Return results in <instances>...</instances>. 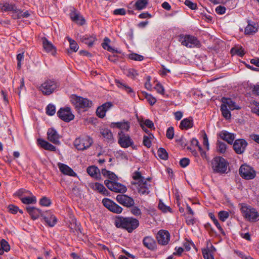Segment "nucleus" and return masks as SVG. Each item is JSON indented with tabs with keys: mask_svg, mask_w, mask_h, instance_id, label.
I'll return each mask as SVG.
<instances>
[{
	"mask_svg": "<svg viewBox=\"0 0 259 259\" xmlns=\"http://www.w3.org/2000/svg\"><path fill=\"white\" fill-rule=\"evenodd\" d=\"M145 97L151 105H154L156 101V99L150 94L145 93Z\"/></svg>",
	"mask_w": 259,
	"mask_h": 259,
	"instance_id": "obj_48",
	"label": "nucleus"
},
{
	"mask_svg": "<svg viewBox=\"0 0 259 259\" xmlns=\"http://www.w3.org/2000/svg\"><path fill=\"white\" fill-rule=\"evenodd\" d=\"M1 10L4 11H13L16 13L17 8L14 5L5 3L1 7Z\"/></svg>",
	"mask_w": 259,
	"mask_h": 259,
	"instance_id": "obj_35",
	"label": "nucleus"
},
{
	"mask_svg": "<svg viewBox=\"0 0 259 259\" xmlns=\"http://www.w3.org/2000/svg\"><path fill=\"white\" fill-rule=\"evenodd\" d=\"M221 110L223 117L226 119H229L231 118V114L230 109L226 107L225 105L222 104L221 106Z\"/></svg>",
	"mask_w": 259,
	"mask_h": 259,
	"instance_id": "obj_36",
	"label": "nucleus"
},
{
	"mask_svg": "<svg viewBox=\"0 0 259 259\" xmlns=\"http://www.w3.org/2000/svg\"><path fill=\"white\" fill-rule=\"evenodd\" d=\"M226 11V8L222 6H218L215 9V12L217 14L222 15L225 14Z\"/></svg>",
	"mask_w": 259,
	"mask_h": 259,
	"instance_id": "obj_64",
	"label": "nucleus"
},
{
	"mask_svg": "<svg viewBox=\"0 0 259 259\" xmlns=\"http://www.w3.org/2000/svg\"><path fill=\"white\" fill-rule=\"evenodd\" d=\"M56 112L55 106L51 104H49L46 108V113L50 116L53 115Z\"/></svg>",
	"mask_w": 259,
	"mask_h": 259,
	"instance_id": "obj_43",
	"label": "nucleus"
},
{
	"mask_svg": "<svg viewBox=\"0 0 259 259\" xmlns=\"http://www.w3.org/2000/svg\"><path fill=\"white\" fill-rule=\"evenodd\" d=\"M193 125V119L191 117H189L185 118L181 121L180 127L182 130H188V128H191Z\"/></svg>",
	"mask_w": 259,
	"mask_h": 259,
	"instance_id": "obj_26",
	"label": "nucleus"
},
{
	"mask_svg": "<svg viewBox=\"0 0 259 259\" xmlns=\"http://www.w3.org/2000/svg\"><path fill=\"white\" fill-rule=\"evenodd\" d=\"M115 81L118 88L122 90L125 91L132 97L135 96V93L133 89L127 85L124 81L116 79Z\"/></svg>",
	"mask_w": 259,
	"mask_h": 259,
	"instance_id": "obj_18",
	"label": "nucleus"
},
{
	"mask_svg": "<svg viewBox=\"0 0 259 259\" xmlns=\"http://www.w3.org/2000/svg\"><path fill=\"white\" fill-rule=\"evenodd\" d=\"M190 160L187 158H183L180 161V165L183 167H185L189 165Z\"/></svg>",
	"mask_w": 259,
	"mask_h": 259,
	"instance_id": "obj_63",
	"label": "nucleus"
},
{
	"mask_svg": "<svg viewBox=\"0 0 259 259\" xmlns=\"http://www.w3.org/2000/svg\"><path fill=\"white\" fill-rule=\"evenodd\" d=\"M80 39L82 42L88 45L89 47H92L95 40V38L94 37L92 36L88 37L87 35L80 36Z\"/></svg>",
	"mask_w": 259,
	"mask_h": 259,
	"instance_id": "obj_33",
	"label": "nucleus"
},
{
	"mask_svg": "<svg viewBox=\"0 0 259 259\" xmlns=\"http://www.w3.org/2000/svg\"><path fill=\"white\" fill-rule=\"evenodd\" d=\"M102 202L109 210H113V201L108 198H104L103 199Z\"/></svg>",
	"mask_w": 259,
	"mask_h": 259,
	"instance_id": "obj_40",
	"label": "nucleus"
},
{
	"mask_svg": "<svg viewBox=\"0 0 259 259\" xmlns=\"http://www.w3.org/2000/svg\"><path fill=\"white\" fill-rule=\"evenodd\" d=\"M91 187L95 190L98 191L99 192L103 193V194L106 195L108 191L104 187L103 185L100 184L99 183H95L92 184Z\"/></svg>",
	"mask_w": 259,
	"mask_h": 259,
	"instance_id": "obj_32",
	"label": "nucleus"
},
{
	"mask_svg": "<svg viewBox=\"0 0 259 259\" xmlns=\"http://www.w3.org/2000/svg\"><path fill=\"white\" fill-rule=\"evenodd\" d=\"M218 215L220 220L224 222L229 217V213L228 211H219Z\"/></svg>",
	"mask_w": 259,
	"mask_h": 259,
	"instance_id": "obj_53",
	"label": "nucleus"
},
{
	"mask_svg": "<svg viewBox=\"0 0 259 259\" xmlns=\"http://www.w3.org/2000/svg\"><path fill=\"white\" fill-rule=\"evenodd\" d=\"M37 142L38 144L45 150H50L51 151H54L56 150V147L54 146L45 140L38 139L37 140Z\"/></svg>",
	"mask_w": 259,
	"mask_h": 259,
	"instance_id": "obj_27",
	"label": "nucleus"
},
{
	"mask_svg": "<svg viewBox=\"0 0 259 259\" xmlns=\"http://www.w3.org/2000/svg\"><path fill=\"white\" fill-rule=\"evenodd\" d=\"M180 41L183 45L189 48L199 47L200 45V42L197 38L190 35L181 36Z\"/></svg>",
	"mask_w": 259,
	"mask_h": 259,
	"instance_id": "obj_7",
	"label": "nucleus"
},
{
	"mask_svg": "<svg viewBox=\"0 0 259 259\" xmlns=\"http://www.w3.org/2000/svg\"><path fill=\"white\" fill-rule=\"evenodd\" d=\"M247 144V142L244 139L236 140L233 146V149L237 154H242L244 152Z\"/></svg>",
	"mask_w": 259,
	"mask_h": 259,
	"instance_id": "obj_10",
	"label": "nucleus"
},
{
	"mask_svg": "<svg viewBox=\"0 0 259 259\" xmlns=\"http://www.w3.org/2000/svg\"><path fill=\"white\" fill-rule=\"evenodd\" d=\"M117 138L118 143L122 148H127L134 145L133 140L126 133L118 132Z\"/></svg>",
	"mask_w": 259,
	"mask_h": 259,
	"instance_id": "obj_4",
	"label": "nucleus"
},
{
	"mask_svg": "<svg viewBox=\"0 0 259 259\" xmlns=\"http://www.w3.org/2000/svg\"><path fill=\"white\" fill-rule=\"evenodd\" d=\"M41 205L44 206H49L51 204V200L47 197H43L39 201Z\"/></svg>",
	"mask_w": 259,
	"mask_h": 259,
	"instance_id": "obj_52",
	"label": "nucleus"
},
{
	"mask_svg": "<svg viewBox=\"0 0 259 259\" xmlns=\"http://www.w3.org/2000/svg\"><path fill=\"white\" fill-rule=\"evenodd\" d=\"M243 215L249 221L255 222L258 220L259 215L257 211H243Z\"/></svg>",
	"mask_w": 259,
	"mask_h": 259,
	"instance_id": "obj_22",
	"label": "nucleus"
},
{
	"mask_svg": "<svg viewBox=\"0 0 259 259\" xmlns=\"http://www.w3.org/2000/svg\"><path fill=\"white\" fill-rule=\"evenodd\" d=\"M21 200L24 204H33L36 202V198L30 192L25 196L21 197Z\"/></svg>",
	"mask_w": 259,
	"mask_h": 259,
	"instance_id": "obj_30",
	"label": "nucleus"
},
{
	"mask_svg": "<svg viewBox=\"0 0 259 259\" xmlns=\"http://www.w3.org/2000/svg\"><path fill=\"white\" fill-rule=\"evenodd\" d=\"M158 207L160 210H171V208L166 205L161 200H159Z\"/></svg>",
	"mask_w": 259,
	"mask_h": 259,
	"instance_id": "obj_56",
	"label": "nucleus"
},
{
	"mask_svg": "<svg viewBox=\"0 0 259 259\" xmlns=\"http://www.w3.org/2000/svg\"><path fill=\"white\" fill-rule=\"evenodd\" d=\"M128 57L131 60H136V61H142L143 60V56L138 55L136 53H132L129 54Z\"/></svg>",
	"mask_w": 259,
	"mask_h": 259,
	"instance_id": "obj_51",
	"label": "nucleus"
},
{
	"mask_svg": "<svg viewBox=\"0 0 259 259\" xmlns=\"http://www.w3.org/2000/svg\"><path fill=\"white\" fill-rule=\"evenodd\" d=\"M48 139L55 144H59V135L54 128H49L47 132Z\"/></svg>",
	"mask_w": 259,
	"mask_h": 259,
	"instance_id": "obj_16",
	"label": "nucleus"
},
{
	"mask_svg": "<svg viewBox=\"0 0 259 259\" xmlns=\"http://www.w3.org/2000/svg\"><path fill=\"white\" fill-rule=\"evenodd\" d=\"M222 102L223 105H225L226 107L231 110L240 109V107L230 98H223L222 99Z\"/></svg>",
	"mask_w": 259,
	"mask_h": 259,
	"instance_id": "obj_21",
	"label": "nucleus"
},
{
	"mask_svg": "<svg viewBox=\"0 0 259 259\" xmlns=\"http://www.w3.org/2000/svg\"><path fill=\"white\" fill-rule=\"evenodd\" d=\"M105 184L111 191H113V178L112 180H105Z\"/></svg>",
	"mask_w": 259,
	"mask_h": 259,
	"instance_id": "obj_62",
	"label": "nucleus"
},
{
	"mask_svg": "<svg viewBox=\"0 0 259 259\" xmlns=\"http://www.w3.org/2000/svg\"><path fill=\"white\" fill-rule=\"evenodd\" d=\"M131 127V123L128 121L123 120L119 122H114V128L118 130V132L121 131L126 133L129 131Z\"/></svg>",
	"mask_w": 259,
	"mask_h": 259,
	"instance_id": "obj_13",
	"label": "nucleus"
},
{
	"mask_svg": "<svg viewBox=\"0 0 259 259\" xmlns=\"http://www.w3.org/2000/svg\"><path fill=\"white\" fill-rule=\"evenodd\" d=\"M100 133L107 139H111L112 138V132L107 128H103L101 130Z\"/></svg>",
	"mask_w": 259,
	"mask_h": 259,
	"instance_id": "obj_41",
	"label": "nucleus"
},
{
	"mask_svg": "<svg viewBox=\"0 0 259 259\" xmlns=\"http://www.w3.org/2000/svg\"><path fill=\"white\" fill-rule=\"evenodd\" d=\"M185 4L192 10H196L197 8V4L190 0H186Z\"/></svg>",
	"mask_w": 259,
	"mask_h": 259,
	"instance_id": "obj_57",
	"label": "nucleus"
},
{
	"mask_svg": "<svg viewBox=\"0 0 259 259\" xmlns=\"http://www.w3.org/2000/svg\"><path fill=\"white\" fill-rule=\"evenodd\" d=\"M1 246L4 252H8L10 249V245L8 242L4 239H2L1 241Z\"/></svg>",
	"mask_w": 259,
	"mask_h": 259,
	"instance_id": "obj_50",
	"label": "nucleus"
},
{
	"mask_svg": "<svg viewBox=\"0 0 259 259\" xmlns=\"http://www.w3.org/2000/svg\"><path fill=\"white\" fill-rule=\"evenodd\" d=\"M174 136V130L172 126L169 127L166 131V136L169 139H172Z\"/></svg>",
	"mask_w": 259,
	"mask_h": 259,
	"instance_id": "obj_55",
	"label": "nucleus"
},
{
	"mask_svg": "<svg viewBox=\"0 0 259 259\" xmlns=\"http://www.w3.org/2000/svg\"><path fill=\"white\" fill-rule=\"evenodd\" d=\"M144 246L150 250H154L156 248L155 240L151 236L145 237L143 239Z\"/></svg>",
	"mask_w": 259,
	"mask_h": 259,
	"instance_id": "obj_15",
	"label": "nucleus"
},
{
	"mask_svg": "<svg viewBox=\"0 0 259 259\" xmlns=\"http://www.w3.org/2000/svg\"><path fill=\"white\" fill-rule=\"evenodd\" d=\"M68 40L69 42L70 49L74 52H76L79 48L77 43L74 40L69 37L68 38Z\"/></svg>",
	"mask_w": 259,
	"mask_h": 259,
	"instance_id": "obj_45",
	"label": "nucleus"
},
{
	"mask_svg": "<svg viewBox=\"0 0 259 259\" xmlns=\"http://www.w3.org/2000/svg\"><path fill=\"white\" fill-rule=\"evenodd\" d=\"M156 238L159 244L165 245L169 241L170 235L168 231L161 230L157 233Z\"/></svg>",
	"mask_w": 259,
	"mask_h": 259,
	"instance_id": "obj_12",
	"label": "nucleus"
},
{
	"mask_svg": "<svg viewBox=\"0 0 259 259\" xmlns=\"http://www.w3.org/2000/svg\"><path fill=\"white\" fill-rule=\"evenodd\" d=\"M58 167L60 170L64 175L73 177L76 176V173L70 167L65 164L59 163Z\"/></svg>",
	"mask_w": 259,
	"mask_h": 259,
	"instance_id": "obj_20",
	"label": "nucleus"
},
{
	"mask_svg": "<svg viewBox=\"0 0 259 259\" xmlns=\"http://www.w3.org/2000/svg\"><path fill=\"white\" fill-rule=\"evenodd\" d=\"M184 246L187 251H189L191 247L195 248V245L191 241L186 240L184 243Z\"/></svg>",
	"mask_w": 259,
	"mask_h": 259,
	"instance_id": "obj_49",
	"label": "nucleus"
},
{
	"mask_svg": "<svg viewBox=\"0 0 259 259\" xmlns=\"http://www.w3.org/2000/svg\"><path fill=\"white\" fill-rule=\"evenodd\" d=\"M138 73L137 70L133 68L130 69L127 71V75L133 79H135L136 77L138 76Z\"/></svg>",
	"mask_w": 259,
	"mask_h": 259,
	"instance_id": "obj_54",
	"label": "nucleus"
},
{
	"mask_svg": "<svg viewBox=\"0 0 259 259\" xmlns=\"http://www.w3.org/2000/svg\"><path fill=\"white\" fill-rule=\"evenodd\" d=\"M231 53L233 55H237L240 57H242L244 55V51L242 47H235L232 48Z\"/></svg>",
	"mask_w": 259,
	"mask_h": 259,
	"instance_id": "obj_39",
	"label": "nucleus"
},
{
	"mask_svg": "<svg viewBox=\"0 0 259 259\" xmlns=\"http://www.w3.org/2000/svg\"><path fill=\"white\" fill-rule=\"evenodd\" d=\"M132 185L133 186L136 187L139 193L141 194L147 195L150 192V185L147 183L145 180L141 183L132 182Z\"/></svg>",
	"mask_w": 259,
	"mask_h": 259,
	"instance_id": "obj_11",
	"label": "nucleus"
},
{
	"mask_svg": "<svg viewBox=\"0 0 259 259\" xmlns=\"http://www.w3.org/2000/svg\"><path fill=\"white\" fill-rule=\"evenodd\" d=\"M257 31L256 24L254 22H249L245 29V34L246 35H251L254 34Z\"/></svg>",
	"mask_w": 259,
	"mask_h": 259,
	"instance_id": "obj_29",
	"label": "nucleus"
},
{
	"mask_svg": "<svg viewBox=\"0 0 259 259\" xmlns=\"http://www.w3.org/2000/svg\"><path fill=\"white\" fill-rule=\"evenodd\" d=\"M227 145L226 144L222 142L218 141L217 143V148L218 150L221 153H224L225 152L226 150Z\"/></svg>",
	"mask_w": 259,
	"mask_h": 259,
	"instance_id": "obj_46",
	"label": "nucleus"
},
{
	"mask_svg": "<svg viewBox=\"0 0 259 259\" xmlns=\"http://www.w3.org/2000/svg\"><path fill=\"white\" fill-rule=\"evenodd\" d=\"M133 178L134 180L137 181V182H143L144 181H145V179L142 176L140 172L138 171H136L133 174Z\"/></svg>",
	"mask_w": 259,
	"mask_h": 259,
	"instance_id": "obj_47",
	"label": "nucleus"
},
{
	"mask_svg": "<svg viewBox=\"0 0 259 259\" xmlns=\"http://www.w3.org/2000/svg\"><path fill=\"white\" fill-rule=\"evenodd\" d=\"M115 225L117 228L126 230L131 233L139 225V221L132 218H123L117 217L114 220Z\"/></svg>",
	"mask_w": 259,
	"mask_h": 259,
	"instance_id": "obj_1",
	"label": "nucleus"
},
{
	"mask_svg": "<svg viewBox=\"0 0 259 259\" xmlns=\"http://www.w3.org/2000/svg\"><path fill=\"white\" fill-rule=\"evenodd\" d=\"M70 18L71 20L75 23L82 25L85 23V20L79 13L72 12L70 13Z\"/></svg>",
	"mask_w": 259,
	"mask_h": 259,
	"instance_id": "obj_25",
	"label": "nucleus"
},
{
	"mask_svg": "<svg viewBox=\"0 0 259 259\" xmlns=\"http://www.w3.org/2000/svg\"><path fill=\"white\" fill-rule=\"evenodd\" d=\"M101 173L104 176L108 177L110 180H112V178H113V173L105 168L102 169Z\"/></svg>",
	"mask_w": 259,
	"mask_h": 259,
	"instance_id": "obj_58",
	"label": "nucleus"
},
{
	"mask_svg": "<svg viewBox=\"0 0 259 259\" xmlns=\"http://www.w3.org/2000/svg\"><path fill=\"white\" fill-rule=\"evenodd\" d=\"M116 200L119 203L127 207H130L134 204V200L125 195H118Z\"/></svg>",
	"mask_w": 259,
	"mask_h": 259,
	"instance_id": "obj_14",
	"label": "nucleus"
},
{
	"mask_svg": "<svg viewBox=\"0 0 259 259\" xmlns=\"http://www.w3.org/2000/svg\"><path fill=\"white\" fill-rule=\"evenodd\" d=\"M58 117L66 122H69L73 119L74 115L69 107L62 108L57 112Z\"/></svg>",
	"mask_w": 259,
	"mask_h": 259,
	"instance_id": "obj_9",
	"label": "nucleus"
},
{
	"mask_svg": "<svg viewBox=\"0 0 259 259\" xmlns=\"http://www.w3.org/2000/svg\"><path fill=\"white\" fill-rule=\"evenodd\" d=\"M240 176L246 180H251L255 176V170L250 166L247 164L242 165L239 168Z\"/></svg>",
	"mask_w": 259,
	"mask_h": 259,
	"instance_id": "obj_6",
	"label": "nucleus"
},
{
	"mask_svg": "<svg viewBox=\"0 0 259 259\" xmlns=\"http://www.w3.org/2000/svg\"><path fill=\"white\" fill-rule=\"evenodd\" d=\"M158 156L162 159L166 160L168 158V154L166 151L162 148H160L157 151Z\"/></svg>",
	"mask_w": 259,
	"mask_h": 259,
	"instance_id": "obj_42",
	"label": "nucleus"
},
{
	"mask_svg": "<svg viewBox=\"0 0 259 259\" xmlns=\"http://www.w3.org/2000/svg\"><path fill=\"white\" fill-rule=\"evenodd\" d=\"M87 172L92 177L98 180L100 178L99 169L95 166H90L87 168Z\"/></svg>",
	"mask_w": 259,
	"mask_h": 259,
	"instance_id": "obj_24",
	"label": "nucleus"
},
{
	"mask_svg": "<svg viewBox=\"0 0 259 259\" xmlns=\"http://www.w3.org/2000/svg\"><path fill=\"white\" fill-rule=\"evenodd\" d=\"M211 167L214 172L221 174L227 172L228 163L223 157H214L211 161Z\"/></svg>",
	"mask_w": 259,
	"mask_h": 259,
	"instance_id": "obj_2",
	"label": "nucleus"
},
{
	"mask_svg": "<svg viewBox=\"0 0 259 259\" xmlns=\"http://www.w3.org/2000/svg\"><path fill=\"white\" fill-rule=\"evenodd\" d=\"M193 211H187L184 214L186 223L188 225H192L195 223L196 220L194 217Z\"/></svg>",
	"mask_w": 259,
	"mask_h": 259,
	"instance_id": "obj_31",
	"label": "nucleus"
},
{
	"mask_svg": "<svg viewBox=\"0 0 259 259\" xmlns=\"http://www.w3.org/2000/svg\"><path fill=\"white\" fill-rule=\"evenodd\" d=\"M112 106V104L110 102H107L101 106L99 107L96 110L97 115L100 118H103L105 115L106 112L108 111Z\"/></svg>",
	"mask_w": 259,
	"mask_h": 259,
	"instance_id": "obj_17",
	"label": "nucleus"
},
{
	"mask_svg": "<svg viewBox=\"0 0 259 259\" xmlns=\"http://www.w3.org/2000/svg\"><path fill=\"white\" fill-rule=\"evenodd\" d=\"M117 177L114 174V192L124 193L126 190V187L118 182H116Z\"/></svg>",
	"mask_w": 259,
	"mask_h": 259,
	"instance_id": "obj_28",
	"label": "nucleus"
},
{
	"mask_svg": "<svg viewBox=\"0 0 259 259\" xmlns=\"http://www.w3.org/2000/svg\"><path fill=\"white\" fill-rule=\"evenodd\" d=\"M148 2V0H138L135 3V7L137 10H141L146 8Z\"/></svg>",
	"mask_w": 259,
	"mask_h": 259,
	"instance_id": "obj_38",
	"label": "nucleus"
},
{
	"mask_svg": "<svg viewBox=\"0 0 259 259\" xmlns=\"http://www.w3.org/2000/svg\"><path fill=\"white\" fill-rule=\"evenodd\" d=\"M44 49L47 53H50L52 55L56 53V49L51 42L49 41L46 37L42 38Z\"/></svg>",
	"mask_w": 259,
	"mask_h": 259,
	"instance_id": "obj_19",
	"label": "nucleus"
},
{
	"mask_svg": "<svg viewBox=\"0 0 259 259\" xmlns=\"http://www.w3.org/2000/svg\"><path fill=\"white\" fill-rule=\"evenodd\" d=\"M110 42V40L108 38L105 37L104 39V42L102 44V46L105 50H107L110 52H112L113 51V49L109 46Z\"/></svg>",
	"mask_w": 259,
	"mask_h": 259,
	"instance_id": "obj_44",
	"label": "nucleus"
},
{
	"mask_svg": "<svg viewBox=\"0 0 259 259\" xmlns=\"http://www.w3.org/2000/svg\"><path fill=\"white\" fill-rule=\"evenodd\" d=\"M59 87L58 82L53 80L47 79L38 87V90L46 96L52 94Z\"/></svg>",
	"mask_w": 259,
	"mask_h": 259,
	"instance_id": "obj_3",
	"label": "nucleus"
},
{
	"mask_svg": "<svg viewBox=\"0 0 259 259\" xmlns=\"http://www.w3.org/2000/svg\"><path fill=\"white\" fill-rule=\"evenodd\" d=\"M220 136L222 139L226 141L229 144H232L235 139V135L233 134L229 133L227 131H223L220 134Z\"/></svg>",
	"mask_w": 259,
	"mask_h": 259,
	"instance_id": "obj_23",
	"label": "nucleus"
},
{
	"mask_svg": "<svg viewBox=\"0 0 259 259\" xmlns=\"http://www.w3.org/2000/svg\"><path fill=\"white\" fill-rule=\"evenodd\" d=\"M28 193H30L29 191L21 189L16 192V195L21 198L22 197L25 196Z\"/></svg>",
	"mask_w": 259,
	"mask_h": 259,
	"instance_id": "obj_59",
	"label": "nucleus"
},
{
	"mask_svg": "<svg viewBox=\"0 0 259 259\" xmlns=\"http://www.w3.org/2000/svg\"><path fill=\"white\" fill-rule=\"evenodd\" d=\"M154 89L158 93L160 94L161 95L164 94V89L161 84L157 83L155 86Z\"/></svg>",
	"mask_w": 259,
	"mask_h": 259,
	"instance_id": "obj_60",
	"label": "nucleus"
},
{
	"mask_svg": "<svg viewBox=\"0 0 259 259\" xmlns=\"http://www.w3.org/2000/svg\"><path fill=\"white\" fill-rule=\"evenodd\" d=\"M144 126H146L147 127L150 129H154V126L153 122L150 119H146L144 121H142Z\"/></svg>",
	"mask_w": 259,
	"mask_h": 259,
	"instance_id": "obj_61",
	"label": "nucleus"
},
{
	"mask_svg": "<svg viewBox=\"0 0 259 259\" xmlns=\"http://www.w3.org/2000/svg\"><path fill=\"white\" fill-rule=\"evenodd\" d=\"M93 140L88 136L76 138L74 141V145L76 149L83 150L89 148L92 144Z\"/></svg>",
	"mask_w": 259,
	"mask_h": 259,
	"instance_id": "obj_5",
	"label": "nucleus"
},
{
	"mask_svg": "<svg viewBox=\"0 0 259 259\" xmlns=\"http://www.w3.org/2000/svg\"><path fill=\"white\" fill-rule=\"evenodd\" d=\"M71 102L76 108H81L90 107L92 105V102L86 98H83L77 96H72Z\"/></svg>",
	"mask_w": 259,
	"mask_h": 259,
	"instance_id": "obj_8",
	"label": "nucleus"
},
{
	"mask_svg": "<svg viewBox=\"0 0 259 259\" xmlns=\"http://www.w3.org/2000/svg\"><path fill=\"white\" fill-rule=\"evenodd\" d=\"M29 16V14L27 11L23 12L21 10L17 8L15 14L13 15L14 18H20L21 17L27 18Z\"/></svg>",
	"mask_w": 259,
	"mask_h": 259,
	"instance_id": "obj_37",
	"label": "nucleus"
},
{
	"mask_svg": "<svg viewBox=\"0 0 259 259\" xmlns=\"http://www.w3.org/2000/svg\"><path fill=\"white\" fill-rule=\"evenodd\" d=\"M41 217H43V219L50 227H53L57 222V219L54 215H51L50 217L43 216L41 214Z\"/></svg>",
	"mask_w": 259,
	"mask_h": 259,
	"instance_id": "obj_34",
	"label": "nucleus"
}]
</instances>
